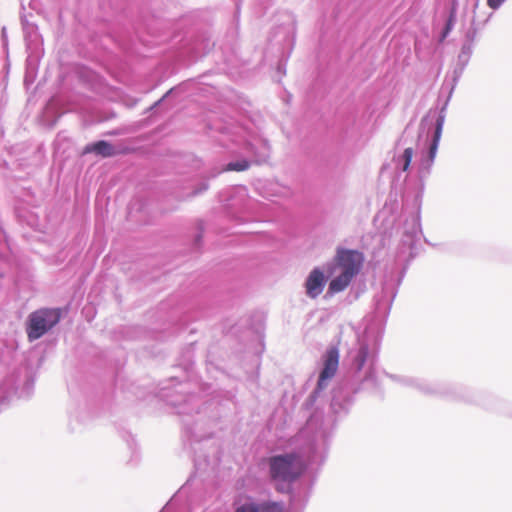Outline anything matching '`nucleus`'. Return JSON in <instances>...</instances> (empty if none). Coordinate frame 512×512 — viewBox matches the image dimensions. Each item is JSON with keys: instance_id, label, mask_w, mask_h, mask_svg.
<instances>
[{"instance_id": "dca6fc26", "label": "nucleus", "mask_w": 512, "mask_h": 512, "mask_svg": "<svg viewBox=\"0 0 512 512\" xmlns=\"http://www.w3.org/2000/svg\"><path fill=\"white\" fill-rule=\"evenodd\" d=\"M170 93H172V89H171V90H169V91L164 95V97H167Z\"/></svg>"}, {"instance_id": "f03ea898", "label": "nucleus", "mask_w": 512, "mask_h": 512, "mask_svg": "<svg viewBox=\"0 0 512 512\" xmlns=\"http://www.w3.org/2000/svg\"><path fill=\"white\" fill-rule=\"evenodd\" d=\"M268 463L269 475L279 491H283L280 485L295 481L305 469L302 458L295 453L272 456Z\"/></svg>"}, {"instance_id": "1a4fd4ad", "label": "nucleus", "mask_w": 512, "mask_h": 512, "mask_svg": "<svg viewBox=\"0 0 512 512\" xmlns=\"http://www.w3.org/2000/svg\"><path fill=\"white\" fill-rule=\"evenodd\" d=\"M86 153H95L102 157H110L115 154V148L107 141L101 140L92 144H88L83 151Z\"/></svg>"}, {"instance_id": "f3484780", "label": "nucleus", "mask_w": 512, "mask_h": 512, "mask_svg": "<svg viewBox=\"0 0 512 512\" xmlns=\"http://www.w3.org/2000/svg\"><path fill=\"white\" fill-rule=\"evenodd\" d=\"M207 188H208V185L204 184L203 187H202V190H206Z\"/></svg>"}, {"instance_id": "423d86ee", "label": "nucleus", "mask_w": 512, "mask_h": 512, "mask_svg": "<svg viewBox=\"0 0 512 512\" xmlns=\"http://www.w3.org/2000/svg\"><path fill=\"white\" fill-rule=\"evenodd\" d=\"M339 365V351L336 347H330L323 357V368L320 372L317 387L312 393V398H317L318 394L324 390L328 381L334 377Z\"/></svg>"}, {"instance_id": "f8f14e48", "label": "nucleus", "mask_w": 512, "mask_h": 512, "mask_svg": "<svg viewBox=\"0 0 512 512\" xmlns=\"http://www.w3.org/2000/svg\"><path fill=\"white\" fill-rule=\"evenodd\" d=\"M250 167V163L246 159H240L229 162L222 171H245Z\"/></svg>"}, {"instance_id": "9d476101", "label": "nucleus", "mask_w": 512, "mask_h": 512, "mask_svg": "<svg viewBox=\"0 0 512 512\" xmlns=\"http://www.w3.org/2000/svg\"><path fill=\"white\" fill-rule=\"evenodd\" d=\"M414 150L412 147H407L404 151L394 157L395 168L399 172H407L410 168Z\"/></svg>"}, {"instance_id": "6e6552de", "label": "nucleus", "mask_w": 512, "mask_h": 512, "mask_svg": "<svg viewBox=\"0 0 512 512\" xmlns=\"http://www.w3.org/2000/svg\"><path fill=\"white\" fill-rule=\"evenodd\" d=\"M325 267L313 268L304 281L305 295L310 299L319 297L327 283V276L325 275Z\"/></svg>"}, {"instance_id": "7ed1b4c3", "label": "nucleus", "mask_w": 512, "mask_h": 512, "mask_svg": "<svg viewBox=\"0 0 512 512\" xmlns=\"http://www.w3.org/2000/svg\"><path fill=\"white\" fill-rule=\"evenodd\" d=\"M376 352V338L373 333L365 331L358 336L357 344L348 354L351 369L355 372L364 371L368 379L373 373V363Z\"/></svg>"}, {"instance_id": "2eb2a0df", "label": "nucleus", "mask_w": 512, "mask_h": 512, "mask_svg": "<svg viewBox=\"0 0 512 512\" xmlns=\"http://www.w3.org/2000/svg\"><path fill=\"white\" fill-rule=\"evenodd\" d=\"M451 27H452V20L449 19L447 25H446V28H445V31L443 33V36L442 38H445L447 36V34L449 33V31L451 30Z\"/></svg>"}, {"instance_id": "0eeeda50", "label": "nucleus", "mask_w": 512, "mask_h": 512, "mask_svg": "<svg viewBox=\"0 0 512 512\" xmlns=\"http://www.w3.org/2000/svg\"><path fill=\"white\" fill-rule=\"evenodd\" d=\"M445 108H442L441 114L438 116L434 128L433 135L429 141L428 148L426 151L422 152L421 160H420V171L429 173L430 169L434 163L439 142L442 135L443 125L445 121V115L443 114Z\"/></svg>"}, {"instance_id": "20e7f679", "label": "nucleus", "mask_w": 512, "mask_h": 512, "mask_svg": "<svg viewBox=\"0 0 512 512\" xmlns=\"http://www.w3.org/2000/svg\"><path fill=\"white\" fill-rule=\"evenodd\" d=\"M61 318L59 309H40L30 314L27 323L29 341L41 338L51 330Z\"/></svg>"}, {"instance_id": "ddd939ff", "label": "nucleus", "mask_w": 512, "mask_h": 512, "mask_svg": "<svg viewBox=\"0 0 512 512\" xmlns=\"http://www.w3.org/2000/svg\"><path fill=\"white\" fill-rule=\"evenodd\" d=\"M406 383L408 385H415L417 386L421 391L425 392V393H434V389H432L430 386L426 385V384H423V383H420L419 381H416L414 379H407L406 380Z\"/></svg>"}, {"instance_id": "f257e3e1", "label": "nucleus", "mask_w": 512, "mask_h": 512, "mask_svg": "<svg viewBox=\"0 0 512 512\" xmlns=\"http://www.w3.org/2000/svg\"><path fill=\"white\" fill-rule=\"evenodd\" d=\"M364 256L358 250L337 248L331 261L325 264L326 273L332 277L328 285V294L334 295L348 288L360 273Z\"/></svg>"}, {"instance_id": "9b49d317", "label": "nucleus", "mask_w": 512, "mask_h": 512, "mask_svg": "<svg viewBox=\"0 0 512 512\" xmlns=\"http://www.w3.org/2000/svg\"><path fill=\"white\" fill-rule=\"evenodd\" d=\"M472 52H473L472 41H466L465 43H463L460 53L458 55L459 62H461L463 65H466L472 55Z\"/></svg>"}, {"instance_id": "4468645a", "label": "nucleus", "mask_w": 512, "mask_h": 512, "mask_svg": "<svg viewBox=\"0 0 512 512\" xmlns=\"http://www.w3.org/2000/svg\"><path fill=\"white\" fill-rule=\"evenodd\" d=\"M506 0H487V5L493 9L497 10Z\"/></svg>"}, {"instance_id": "39448f33", "label": "nucleus", "mask_w": 512, "mask_h": 512, "mask_svg": "<svg viewBox=\"0 0 512 512\" xmlns=\"http://www.w3.org/2000/svg\"><path fill=\"white\" fill-rule=\"evenodd\" d=\"M234 512H283L284 503L271 499L241 495L234 501Z\"/></svg>"}]
</instances>
